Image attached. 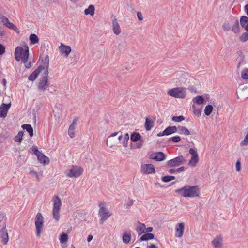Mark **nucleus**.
<instances>
[{"instance_id": "nucleus-1", "label": "nucleus", "mask_w": 248, "mask_h": 248, "mask_svg": "<svg viewBox=\"0 0 248 248\" xmlns=\"http://www.w3.org/2000/svg\"><path fill=\"white\" fill-rule=\"evenodd\" d=\"M175 192L185 198L198 197L200 195V190L198 186L186 185L181 188L176 189Z\"/></svg>"}, {"instance_id": "nucleus-2", "label": "nucleus", "mask_w": 248, "mask_h": 248, "mask_svg": "<svg viewBox=\"0 0 248 248\" xmlns=\"http://www.w3.org/2000/svg\"><path fill=\"white\" fill-rule=\"evenodd\" d=\"M14 55L17 61L21 60L26 64L29 56V49L28 45L25 44L22 46H17L15 49Z\"/></svg>"}, {"instance_id": "nucleus-3", "label": "nucleus", "mask_w": 248, "mask_h": 248, "mask_svg": "<svg viewBox=\"0 0 248 248\" xmlns=\"http://www.w3.org/2000/svg\"><path fill=\"white\" fill-rule=\"evenodd\" d=\"M52 214L53 218L58 221L60 218V211L62 206V201L58 196H54L53 199Z\"/></svg>"}, {"instance_id": "nucleus-4", "label": "nucleus", "mask_w": 248, "mask_h": 248, "mask_svg": "<svg viewBox=\"0 0 248 248\" xmlns=\"http://www.w3.org/2000/svg\"><path fill=\"white\" fill-rule=\"evenodd\" d=\"M167 94L174 98L183 99L186 96V90L184 87H175L169 90Z\"/></svg>"}, {"instance_id": "nucleus-5", "label": "nucleus", "mask_w": 248, "mask_h": 248, "mask_svg": "<svg viewBox=\"0 0 248 248\" xmlns=\"http://www.w3.org/2000/svg\"><path fill=\"white\" fill-rule=\"evenodd\" d=\"M44 217L41 213H38L35 217V226L37 237L40 238L44 228Z\"/></svg>"}, {"instance_id": "nucleus-6", "label": "nucleus", "mask_w": 248, "mask_h": 248, "mask_svg": "<svg viewBox=\"0 0 248 248\" xmlns=\"http://www.w3.org/2000/svg\"><path fill=\"white\" fill-rule=\"evenodd\" d=\"M48 63H47L45 69H44V76L41 78L40 81L38 85V88L39 90L45 91L47 88L48 83Z\"/></svg>"}, {"instance_id": "nucleus-7", "label": "nucleus", "mask_w": 248, "mask_h": 248, "mask_svg": "<svg viewBox=\"0 0 248 248\" xmlns=\"http://www.w3.org/2000/svg\"><path fill=\"white\" fill-rule=\"evenodd\" d=\"M99 206L100 209L98 211V215L100 217V223L103 224L111 216L112 214L105 207L104 203H100Z\"/></svg>"}, {"instance_id": "nucleus-8", "label": "nucleus", "mask_w": 248, "mask_h": 248, "mask_svg": "<svg viewBox=\"0 0 248 248\" xmlns=\"http://www.w3.org/2000/svg\"><path fill=\"white\" fill-rule=\"evenodd\" d=\"M83 169L82 167L73 165L66 173V175L69 178H78L83 173Z\"/></svg>"}, {"instance_id": "nucleus-9", "label": "nucleus", "mask_w": 248, "mask_h": 248, "mask_svg": "<svg viewBox=\"0 0 248 248\" xmlns=\"http://www.w3.org/2000/svg\"><path fill=\"white\" fill-rule=\"evenodd\" d=\"M240 24L247 31V32L243 33L240 37V40L245 42L248 40V17L242 16L240 20Z\"/></svg>"}, {"instance_id": "nucleus-10", "label": "nucleus", "mask_w": 248, "mask_h": 248, "mask_svg": "<svg viewBox=\"0 0 248 248\" xmlns=\"http://www.w3.org/2000/svg\"><path fill=\"white\" fill-rule=\"evenodd\" d=\"M32 150L34 154L37 156V159L40 163L44 165L49 164V158L43 154L41 151H39L36 147H34Z\"/></svg>"}, {"instance_id": "nucleus-11", "label": "nucleus", "mask_w": 248, "mask_h": 248, "mask_svg": "<svg viewBox=\"0 0 248 248\" xmlns=\"http://www.w3.org/2000/svg\"><path fill=\"white\" fill-rule=\"evenodd\" d=\"M189 153L191 154V157L189 161L188 165L192 167H194L197 165L199 160L198 153L197 151L193 148L189 149Z\"/></svg>"}, {"instance_id": "nucleus-12", "label": "nucleus", "mask_w": 248, "mask_h": 248, "mask_svg": "<svg viewBox=\"0 0 248 248\" xmlns=\"http://www.w3.org/2000/svg\"><path fill=\"white\" fill-rule=\"evenodd\" d=\"M185 161L186 159L182 155H181L169 160L167 163V165L169 167H177L181 165Z\"/></svg>"}, {"instance_id": "nucleus-13", "label": "nucleus", "mask_w": 248, "mask_h": 248, "mask_svg": "<svg viewBox=\"0 0 248 248\" xmlns=\"http://www.w3.org/2000/svg\"><path fill=\"white\" fill-rule=\"evenodd\" d=\"M112 18V29L113 33L116 35H118L121 33V28L120 27V25L118 22V19L116 16H111Z\"/></svg>"}, {"instance_id": "nucleus-14", "label": "nucleus", "mask_w": 248, "mask_h": 248, "mask_svg": "<svg viewBox=\"0 0 248 248\" xmlns=\"http://www.w3.org/2000/svg\"><path fill=\"white\" fill-rule=\"evenodd\" d=\"M140 171L143 174H152L155 172V168L152 164H143L141 166Z\"/></svg>"}, {"instance_id": "nucleus-15", "label": "nucleus", "mask_w": 248, "mask_h": 248, "mask_svg": "<svg viewBox=\"0 0 248 248\" xmlns=\"http://www.w3.org/2000/svg\"><path fill=\"white\" fill-rule=\"evenodd\" d=\"M60 53L65 57H67L71 52V48L69 46H67L61 43L59 46Z\"/></svg>"}, {"instance_id": "nucleus-16", "label": "nucleus", "mask_w": 248, "mask_h": 248, "mask_svg": "<svg viewBox=\"0 0 248 248\" xmlns=\"http://www.w3.org/2000/svg\"><path fill=\"white\" fill-rule=\"evenodd\" d=\"M214 248H222L223 245V236L221 235L216 236L211 242Z\"/></svg>"}, {"instance_id": "nucleus-17", "label": "nucleus", "mask_w": 248, "mask_h": 248, "mask_svg": "<svg viewBox=\"0 0 248 248\" xmlns=\"http://www.w3.org/2000/svg\"><path fill=\"white\" fill-rule=\"evenodd\" d=\"M177 132V128L175 126H168L162 132L157 134L158 136H168L173 133Z\"/></svg>"}, {"instance_id": "nucleus-18", "label": "nucleus", "mask_w": 248, "mask_h": 248, "mask_svg": "<svg viewBox=\"0 0 248 248\" xmlns=\"http://www.w3.org/2000/svg\"><path fill=\"white\" fill-rule=\"evenodd\" d=\"M46 67L40 65L33 72H32L28 77V79L30 81H34L37 78L39 74L42 71H44Z\"/></svg>"}, {"instance_id": "nucleus-19", "label": "nucleus", "mask_w": 248, "mask_h": 248, "mask_svg": "<svg viewBox=\"0 0 248 248\" xmlns=\"http://www.w3.org/2000/svg\"><path fill=\"white\" fill-rule=\"evenodd\" d=\"M185 229V224L183 222L178 223L175 227V234L176 237L181 238L182 237Z\"/></svg>"}, {"instance_id": "nucleus-20", "label": "nucleus", "mask_w": 248, "mask_h": 248, "mask_svg": "<svg viewBox=\"0 0 248 248\" xmlns=\"http://www.w3.org/2000/svg\"><path fill=\"white\" fill-rule=\"evenodd\" d=\"M135 230L138 234V236H140L142 234L145 233V225L139 221L135 224Z\"/></svg>"}, {"instance_id": "nucleus-21", "label": "nucleus", "mask_w": 248, "mask_h": 248, "mask_svg": "<svg viewBox=\"0 0 248 248\" xmlns=\"http://www.w3.org/2000/svg\"><path fill=\"white\" fill-rule=\"evenodd\" d=\"M120 133V132L112 133L108 138L107 140V145L109 147H112L117 143L116 140H114L113 137Z\"/></svg>"}, {"instance_id": "nucleus-22", "label": "nucleus", "mask_w": 248, "mask_h": 248, "mask_svg": "<svg viewBox=\"0 0 248 248\" xmlns=\"http://www.w3.org/2000/svg\"><path fill=\"white\" fill-rule=\"evenodd\" d=\"M0 236L2 239V242L4 245L6 244L9 241V237L6 226H4L0 231Z\"/></svg>"}, {"instance_id": "nucleus-23", "label": "nucleus", "mask_w": 248, "mask_h": 248, "mask_svg": "<svg viewBox=\"0 0 248 248\" xmlns=\"http://www.w3.org/2000/svg\"><path fill=\"white\" fill-rule=\"evenodd\" d=\"M78 121V118H75L73 120L71 124H70L69 129L68 133L69 136L71 138H73L75 136V130L76 129V125L77 124V122Z\"/></svg>"}, {"instance_id": "nucleus-24", "label": "nucleus", "mask_w": 248, "mask_h": 248, "mask_svg": "<svg viewBox=\"0 0 248 248\" xmlns=\"http://www.w3.org/2000/svg\"><path fill=\"white\" fill-rule=\"evenodd\" d=\"M10 107L11 104H2L0 107V117L5 118L6 116L8 109Z\"/></svg>"}, {"instance_id": "nucleus-25", "label": "nucleus", "mask_w": 248, "mask_h": 248, "mask_svg": "<svg viewBox=\"0 0 248 248\" xmlns=\"http://www.w3.org/2000/svg\"><path fill=\"white\" fill-rule=\"evenodd\" d=\"M152 158L157 161H161L166 159V155L163 152H157L153 155Z\"/></svg>"}, {"instance_id": "nucleus-26", "label": "nucleus", "mask_w": 248, "mask_h": 248, "mask_svg": "<svg viewBox=\"0 0 248 248\" xmlns=\"http://www.w3.org/2000/svg\"><path fill=\"white\" fill-rule=\"evenodd\" d=\"M131 239V231H126L123 234L122 241L124 243L128 244Z\"/></svg>"}, {"instance_id": "nucleus-27", "label": "nucleus", "mask_w": 248, "mask_h": 248, "mask_svg": "<svg viewBox=\"0 0 248 248\" xmlns=\"http://www.w3.org/2000/svg\"><path fill=\"white\" fill-rule=\"evenodd\" d=\"M154 237V234L151 233H145L140 237L139 240L140 241H148L153 239Z\"/></svg>"}, {"instance_id": "nucleus-28", "label": "nucleus", "mask_w": 248, "mask_h": 248, "mask_svg": "<svg viewBox=\"0 0 248 248\" xmlns=\"http://www.w3.org/2000/svg\"><path fill=\"white\" fill-rule=\"evenodd\" d=\"M177 128V132L181 135H189L190 133L188 129L184 126H178Z\"/></svg>"}, {"instance_id": "nucleus-29", "label": "nucleus", "mask_w": 248, "mask_h": 248, "mask_svg": "<svg viewBox=\"0 0 248 248\" xmlns=\"http://www.w3.org/2000/svg\"><path fill=\"white\" fill-rule=\"evenodd\" d=\"M193 102L197 105H202L205 103V100L202 96L198 95L192 99Z\"/></svg>"}, {"instance_id": "nucleus-30", "label": "nucleus", "mask_w": 248, "mask_h": 248, "mask_svg": "<svg viewBox=\"0 0 248 248\" xmlns=\"http://www.w3.org/2000/svg\"><path fill=\"white\" fill-rule=\"evenodd\" d=\"M95 8L93 5H90L88 8L85 9L84 14L86 15H90L93 16L94 14Z\"/></svg>"}, {"instance_id": "nucleus-31", "label": "nucleus", "mask_w": 248, "mask_h": 248, "mask_svg": "<svg viewBox=\"0 0 248 248\" xmlns=\"http://www.w3.org/2000/svg\"><path fill=\"white\" fill-rule=\"evenodd\" d=\"M154 126V122L147 118L145 121V128L147 131L150 130Z\"/></svg>"}, {"instance_id": "nucleus-32", "label": "nucleus", "mask_w": 248, "mask_h": 248, "mask_svg": "<svg viewBox=\"0 0 248 248\" xmlns=\"http://www.w3.org/2000/svg\"><path fill=\"white\" fill-rule=\"evenodd\" d=\"M22 127L24 130H26L29 133L30 137L33 135V130L32 126L30 124H23Z\"/></svg>"}, {"instance_id": "nucleus-33", "label": "nucleus", "mask_w": 248, "mask_h": 248, "mask_svg": "<svg viewBox=\"0 0 248 248\" xmlns=\"http://www.w3.org/2000/svg\"><path fill=\"white\" fill-rule=\"evenodd\" d=\"M30 44L34 45L39 42V39L35 34H31L30 36Z\"/></svg>"}, {"instance_id": "nucleus-34", "label": "nucleus", "mask_w": 248, "mask_h": 248, "mask_svg": "<svg viewBox=\"0 0 248 248\" xmlns=\"http://www.w3.org/2000/svg\"><path fill=\"white\" fill-rule=\"evenodd\" d=\"M141 138V135L139 133L135 132L131 134L130 140L133 142L139 140Z\"/></svg>"}, {"instance_id": "nucleus-35", "label": "nucleus", "mask_w": 248, "mask_h": 248, "mask_svg": "<svg viewBox=\"0 0 248 248\" xmlns=\"http://www.w3.org/2000/svg\"><path fill=\"white\" fill-rule=\"evenodd\" d=\"M232 31L236 33H238L240 32V27L239 22L238 20H236L232 26Z\"/></svg>"}, {"instance_id": "nucleus-36", "label": "nucleus", "mask_w": 248, "mask_h": 248, "mask_svg": "<svg viewBox=\"0 0 248 248\" xmlns=\"http://www.w3.org/2000/svg\"><path fill=\"white\" fill-rule=\"evenodd\" d=\"M192 110L195 115L198 117L201 116L202 113V108H197L195 105L194 104L192 106Z\"/></svg>"}, {"instance_id": "nucleus-37", "label": "nucleus", "mask_w": 248, "mask_h": 248, "mask_svg": "<svg viewBox=\"0 0 248 248\" xmlns=\"http://www.w3.org/2000/svg\"><path fill=\"white\" fill-rule=\"evenodd\" d=\"M68 236L64 232H62L60 236L59 240L61 243H66L68 241Z\"/></svg>"}, {"instance_id": "nucleus-38", "label": "nucleus", "mask_w": 248, "mask_h": 248, "mask_svg": "<svg viewBox=\"0 0 248 248\" xmlns=\"http://www.w3.org/2000/svg\"><path fill=\"white\" fill-rule=\"evenodd\" d=\"M213 107L211 105H208L206 106L204 109L205 114L207 116H209L211 114L213 111Z\"/></svg>"}, {"instance_id": "nucleus-39", "label": "nucleus", "mask_w": 248, "mask_h": 248, "mask_svg": "<svg viewBox=\"0 0 248 248\" xmlns=\"http://www.w3.org/2000/svg\"><path fill=\"white\" fill-rule=\"evenodd\" d=\"M6 27L10 29L14 30L17 33L19 32V30L16 27V26L10 21L8 23H7V25H6Z\"/></svg>"}, {"instance_id": "nucleus-40", "label": "nucleus", "mask_w": 248, "mask_h": 248, "mask_svg": "<svg viewBox=\"0 0 248 248\" xmlns=\"http://www.w3.org/2000/svg\"><path fill=\"white\" fill-rule=\"evenodd\" d=\"M23 136V132L19 131L18 134L15 137L14 140L16 142H20L22 140V137Z\"/></svg>"}, {"instance_id": "nucleus-41", "label": "nucleus", "mask_w": 248, "mask_h": 248, "mask_svg": "<svg viewBox=\"0 0 248 248\" xmlns=\"http://www.w3.org/2000/svg\"><path fill=\"white\" fill-rule=\"evenodd\" d=\"M241 78L244 80H248V68L244 69L242 71Z\"/></svg>"}, {"instance_id": "nucleus-42", "label": "nucleus", "mask_w": 248, "mask_h": 248, "mask_svg": "<svg viewBox=\"0 0 248 248\" xmlns=\"http://www.w3.org/2000/svg\"><path fill=\"white\" fill-rule=\"evenodd\" d=\"M175 177L173 176H165L162 177L161 180L164 182H168L175 179Z\"/></svg>"}, {"instance_id": "nucleus-43", "label": "nucleus", "mask_w": 248, "mask_h": 248, "mask_svg": "<svg viewBox=\"0 0 248 248\" xmlns=\"http://www.w3.org/2000/svg\"><path fill=\"white\" fill-rule=\"evenodd\" d=\"M185 119V117H184L183 116H182V115L179 116H173L171 119V120L173 121H174L175 122H181V121L184 120Z\"/></svg>"}, {"instance_id": "nucleus-44", "label": "nucleus", "mask_w": 248, "mask_h": 248, "mask_svg": "<svg viewBox=\"0 0 248 248\" xmlns=\"http://www.w3.org/2000/svg\"><path fill=\"white\" fill-rule=\"evenodd\" d=\"M181 140V138L179 136H175L170 138L169 139V141H172L174 143H177L179 142Z\"/></svg>"}, {"instance_id": "nucleus-45", "label": "nucleus", "mask_w": 248, "mask_h": 248, "mask_svg": "<svg viewBox=\"0 0 248 248\" xmlns=\"http://www.w3.org/2000/svg\"><path fill=\"white\" fill-rule=\"evenodd\" d=\"M236 170L237 172H239L241 170V162L240 160H237L236 163Z\"/></svg>"}, {"instance_id": "nucleus-46", "label": "nucleus", "mask_w": 248, "mask_h": 248, "mask_svg": "<svg viewBox=\"0 0 248 248\" xmlns=\"http://www.w3.org/2000/svg\"><path fill=\"white\" fill-rule=\"evenodd\" d=\"M129 135L128 133L125 134L124 136V146H126L127 142L129 140Z\"/></svg>"}, {"instance_id": "nucleus-47", "label": "nucleus", "mask_w": 248, "mask_h": 248, "mask_svg": "<svg viewBox=\"0 0 248 248\" xmlns=\"http://www.w3.org/2000/svg\"><path fill=\"white\" fill-rule=\"evenodd\" d=\"M30 173L32 175L35 176V177L38 181L40 180L39 175L35 170H31L30 171Z\"/></svg>"}, {"instance_id": "nucleus-48", "label": "nucleus", "mask_w": 248, "mask_h": 248, "mask_svg": "<svg viewBox=\"0 0 248 248\" xmlns=\"http://www.w3.org/2000/svg\"><path fill=\"white\" fill-rule=\"evenodd\" d=\"M1 21L3 23V24L6 26V25H7V23L9 22V20L8 18H7L5 16H3L1 17Z\"/></svg>"}, {"instance_id": "nucleus-49", "label": "nucleus", "mask_w": 248, "mask_h": 248, "mask_svg": "<svg viewBox=\"0 0 248 248\" xmlns=\"http://www.w3.org/2000/svg\"><path fill=\"white\" fill-rule=\"evenodd\" d=\"M5 52V47L2 44H0V55Z\"/></svg>"}, {"instance_id": "nucleus-50", "label": "nucleus", "mask_w": 248, "mask_h": 248, "mask_svg": "<svg viewBox=\"0 0 248 248\" xmlns=\"http://www.w3.org/2000/svg\"><path fill=\"white\" fill-rule=\"evenodd\" d=\"M137 17L140 20V21H142L143 20V16H142V13L140 12H138L137 13Z\"/></svg>"}, {"instance_id": "nucleus-51", "label": "nucleus", "mask_w": 248, "mask_h": 248, "mask_svg": "<svg viewBox=\"0 0 248 248\" xmlns=\"http://www.w3.org/2000/svg\"><path fill=\"white\" fill-rule=\"evenodd\" d=\"M153 230V228L151 227H149L148 228L145 227V233H150L152 232Z\"/></svg>"}, {"instance_id": "nucleus-52", "label": "nucleus", "mask_w": 248, "mask_h": 248, "mask_svg": "<svg viewBox=\"0 0 248 248\" xmlns=\"http://www.w3.org/2000/svg\"><path fill=\"white\" fill-rule=\"evenodd\" d=\"M147 248H158V247L154 244H151L147 246Z\"/></svg>"}, {"instance_id": "nucleus-53", "label": "nucleus", "mask_w": 248, "mask_h": 248, "mask_svg": "<svg viewBox=\"0 0 248 248\" xmlns=\"http://www.w3.org/2000/svg\"><path fill=\"white\" fill-rule=\"evenodd\" d=\"M169 172L170 173H175V172H177V171H176V169H170L169 170Z\"/></svg>"}, {"instance_id": "nucleus-54", "label": "nucleus", "mask_w": 248, "mask_h": 248, "mask_svg": "<svg viewBox=\"0 0 248 248\" xmlns=\"http://www.w3.org/2000/svg\"><path fill=\"white\" fill-rule=\"evenodd\" d=\"M133 202H134V201L133 200H130L128 202H127V205L128 206H131L133 204Z\"/></svg>"}, {"instance_id": "nucleus-55", "label": "nucleus", "mask_w": 248, "mask_h": 248, "mask_svg": "<svg viewBox=\"0 0 248 248\" xmlns=\"http://www.w3.org/2000/svg\"><path fill=\"white\" fill-rule=\"evenodd\" d=\"M184 167H181L179 168L176 169L177 172H179L180 171L183 170H184Z\"/></svg>"}, {"instance_id": "nucleus-56", "label": "nucleus", "mask_w": 248, "mask_h": 248, "mask_svg": "<svg viewBox=\"0 0 248 248\" xmlns=\"http://www.w3.org/2000/svg\"><path fill=\"white\" fill-rule=\"evenodd\" d=\"M92 239H93V236L91 235H88V238H87L88 242H90Z\"/></svg>"}, {"instance_id": "nucleus-57", "label": "nucleus", "mask_w": 248, "mask_h": 248, "mask_svg": "<svg viewBox=\"0 0 248 248\" xmlns=\"http://www.w3.org/2000/svg\"><path fill=\"white\" fill-rule=\"evenodd\" d=\"M245 11L246 12L247 16H248V4L245 6Z\"/></svg>"}, {"instance_id": "nucleus-58", "label": "nucleus", "mask_w": 248, "mask_h": 248, "mask_svg": "<svg viewBox=\"0 0 248 248\" xmlns=\"http://www.w3.org/2000/svg\"><path fill=\"white\" fill-rule=\"evenodd\" d=\"M120 134L118 136V140L119 141H120L123 138V136H122V132H120Z\"/></svg>"}, {"instance_id": "nucleus-59", "label": "nucleus", "mask_w": 248, "mask_h": 248, "mask_svg": "<svg viewBox=\"0 0 248 248\" xmlns=\"http://www.w3.org/2000/svg\"><path fill=\"white\" fill-rule=\"evenodd\" d=\"M72 230V227H70L69 229H68L67 230V233H70V232Z\"/></svg>"}, {"instance_id": "nucleus-60", "label": "nucleus", "mask_w": 248, "mask_h": 248, "mask_svg": "<svg viewBox=\"0 0 248 248\" xmlns=\"http://www.w3.org/2000/svg\"><path fill=\"white\" fill-rule=\"evenodd\" d=\"M31 66V63H29V66L26 65V67L27 68H30Z\"/></svg>"}, {"instance_id": "nucleus-61", "label": "nucleus", "mask_w": 248, "mask_h": 248, "mask_svg": "<svg viewBox=\"0 0 248 248\" xmlns=\"http://www.w3.org/2000/svg\"><path fill=\"white\" fill-rule=\"evenodd\" d=\"M71 248H76L74 246L72 245Z\"/></svg>"}, {"instance_id": "nucleus-62", "label": "nucleus", "mask_w": 248, "mask_h": 248, "mask_svg": "<svg viewBox=\"0 0 248 248\" xmlns=\"http://www.w3.org/2000/svg\"><path fill=\"white\" fill-rule=\"evenodd\" d=\"M3 82H4V83H5V82H6V80H5V79H4V80H3Z\"/></svg>"}]
</instances>
